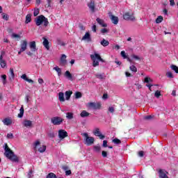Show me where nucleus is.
Wrapping results in <instances>:
<instances>
[{
  "instance_id": "obj_1",
  "label": "nucleus",
  "mask_w": 178,
  "mask_h": 178,
  "mask_svg": "<svg viewBox=\"0 0 178 178\" xmlns=\"http://www.w3.org/2000/svg\"><path fill=\"white\" fill-rule=\"evenodd\" d=\"M4 155L8 159L12 161V162H19V157H17V156L15 154V152L9 148L8 143L4 144Z\"/></svg>"
},
{
  "instance_id": "obj_2",
  "label": "nucleus",
  "mask_w": 178,
  "mask_h": 178,
  "mask_svg": "<svg viewBox=\"0 0 178 178\" xmlns=\"http://www.w3.org/2000/svg\"><path fill=\"white\" fill-rule=\"evenodd\" d=\"M83 137H84V144L86 145H88V147H90V145H92L95 142V138L92 136H88V133H83L81 134Z\"/></svg>"
},
{
  "instance_id": "obj_3",
  "label": "nucleus",
  "mask_w": 178,
  "mask_h": 178,
  "mask_svg": "<svg viewBox=\"0 0 178 178\" xmlns=\"http://www.w3.org/2000/svg\"><path fill=\"white\" fill-rule=\"evenodd\" d=\"M44 23V26L47 27L48 24H49V22H48V19L45 17L44 15H40L37 17L35 20V24L36 26H41V24Z\"/></svg>"
},
{
  "instance_id": "obj_4",
  "label": "nucleus",
  "mask_w": 178,
  "mask_h": 178,
  "mask_svg": "<svg viewBox=\"0 0 178 178\" xmlns=\"http://www.w3.org/2000/svg\"><path fill=\"white\" fill-rule=\"evenodd\" d=\"M51 123L54 124V126H60L62 123H63V118L60 117H53L51 118Z\"/></svg>"
},
{
  "instance_id": "obj_5",
  "label": "nucleus",
  "mask_w": 178,
  "mask_h": 178,
  "mask_svg": "<svg viewBox=\"0 0 178 178\" xmlns=\"http://www.w3.org/2000/svg\"><path fill=\"white\" fill-rule=\"evenodd\" d=\"M123 19L124 20H129L130 22H134L136 20V17H134V13L127 12L123 15Z\"/></svg>"
},
{
  "instance_id": "obj_6",
  "label": "nucleus",
  "mask_w": 178,
  "mask_h": 178,
  "mask_svg": "<svg viewBox=\"0 0 178 178\" xmlns=\"http://www.w3.org/2000/svg\"><path fill=\"white\" fill-rule=\"evenodd\" d=\"M93 134L96 137H99L100 140H104V138H105V136L102 135V133L99 131V128H96L93 131Z\"/></svg>"
},
{
  "instance_id": "obj_7",
  "label": "nucleus",
  "mask_w": 178,
  "mask_h": 178,
  "mask_svg": "<svg viewBox=\"0 0 178 178\" xmlns=\"http://www.w3.org/2000/svg\"><path fill=\"white\" fill-rule=\"evenodd\" d=\"M67 131H66L65 129H60L58 131V137L60 138V140H63V138H66L67 137Z\"/></svg>"
},
{
  "instance_id": "obj_8",
  "label": "nucleus",
  "mask_w": 178,
  "mask_h": 178,
  "mask_svg": "<svg viewBox=\"0 0 178 178\" xmlns=\"http://www.w3.org/2000/svg\"><path fill=\"white\" fill-rule=\"evenodd\" d=\"M168 175H169V172H168L166 170H161L160 169L159 170V178H169V177L168 176Z\"/></svg>"
},
{
  "instance_id": "obj_9",
  "label": "nucleus",
  "mask_w": 178,
  "mask_h": 178,
  "mask_svg": "<svg viewBox=\"0 0 178 178\" xmlns=\"http://www.w3.org/2000/svg\"><path fill=\"white\" fill-rule=\"evenodd\" d=\"M90 58L93 61V64H92L93 67H97V66H99V62L98 61L99 60L97 59V57H95V54H91Z\"/></svg>"
},
{
  "instance_id": "obj_10",
  "label": "nucleus",
  "mask_w": 178,
  "mask_h": 178,
  "mask_svg": "<svg viewBox=\"0 0 178 178\" xmlns=\"http://www.w3.org/2000/svg\"><path fill=\"white\" fill-rule=\"evenodd\" d=\"M88 105L90 108H92V109H95V110L101 109L100 103L90 102V103H88Z\"/></svg>"
},
{
  "instance_id": "obj_11",
  "label": "nucleus",
  "mask_w": 178,
  "mask_h": 178,
  "mask_svg": "<svg viewBox=\"0 0 178 178\" xmlns=\"http://www.w3.org/2000/svg\"><path fill=\"white\" fill-rule=\"evenodd\" d=\"M82 40L87 41L88 42H91L92 40L91 39V35L90 34V32H86L85 35L82 38Z\"/></svg>"
},
{
  "instance_id": "obj_12",
  "label": "nucleus",
  "mask_w": 178,
  "mask_h": 178,
  "mask_svg": "<svg viewBox=\"0 0 178 178\" xmlns=\"http://www.w3.org/2000/svg\"><path fill=\"white\" fill-rule=\"evenodd\" d=\"M26 49H27V40H22L20 44L21 52H24Z\"/></svg>"
},
{
  "instance_id": "obj_13",
  "label": "nucleus",
  "mask_w": 178,
  "mask_h": 178,
  "mask_svg": "<svg viewBox=\"0 0 178 178\" xmlns=\"http://www.w3.org/2000/svg\"><path fill=\"white\" fill-rule=\"evenodd\" d=\"M88 8H89L91 12L94 13V12H95V1L92 0L90 1V2L88 3Z\"/></svg>"
},
{
  "instance_id": "obj_14",
  "label": "nucleus",
  "mask_w": 178,
  "mask_h": 178,
  "mask_svg": "<svg viewBox=\"0 0 178 178\" xmlns=\"http://www.w3.org/2000/svg\"><path fill=\"white\" fill-rule=\"evenodd\" d=\"M29 47L31 52H35L37 51V44H35V41H32L29 43Z\"/></svg>"
},
{
  "instance_id": "obj_15",
  "label": "nucleus",
  "mask_w": 178,
  "mask_h": 178,
  "mask_svg": "<svg viewBox=\"0 0 178 178\" xmlns=\"http://www.w3.org/2000/svg\"><path fill=\"white\" fill-rule=\"evenodd\" d=\"M8 77L10 81H13V80H15V71L13 70V68L10 69Z\"/></svg>"
},
{
  "instance_id": "obj_16",
  "label": "nucleus",
  "mask_w": 178,
  "mask_h": 178,
  "mask_svg": "<svg viewBox=\"0 0 178 178\" xmlns=\"http://www.w3.org/2000/svg\"><path fill=\"white\" fill-rule=\"evenodd\" d=\"M2 122L6 126H10V124L13 123L12 118H6Z\"/></svg>"
},
{
  "instance_id": "obj_17",
  "label": "nucleus",
  "mask_w": 178,
  "mask_h": 178,
  "mask_svg": "<svg viewBox=\"0 0 178 178\" xmlns=\"http://www.w3.org/2000/svg\"><path fill=\"white\" fill-rule=\"evenodd\" d=\"M110 19L113 24H118L119 23V17L113 15H110Z\"/></svg>"
},
{
  "instance_id": "obj_18",
  "label": "nucleus",
  "mask_w": 178,
  "mask_h": 178,
  "mask_svg": "<svg viewBox=\"0 0 178 178\" xmlns=\"http://www.w3.org/2000/svg\"><path fill=\"white\" fill-rule=\"evenodd\" d=\"M42 40L44 48H46L47 51H49V41H48V39H47L46 38H42Z\"/></svg>"
},
{
  "instance_id": "obj_19",
  "label": "nucleus",
  "mask_w": 178,
  "mask_h": 178,
  "mask_svg": "<svg viewBox=\"0 0 178 178\" xmlns=\"http://www.w3.org/2000/svg\"><path fill=\"white\" fill-rule=\"evenodd\" d=\"M96 22H97L98 24H100L102 27H108V24H105L104 19H101L100 18H97Z\"/></svg>"
},
{
  "instance_id": "obj_20",
  "label": "nucleus",
  "mask_w": 178,
  "mask_h": 178,
  "mask_svg": "<svg viewBox=\"0 0 178 178\" xmlns=\"http://www.w3.org/2000/svg\"><path fill=\"white\" fill-rule=\"evenodd\" d=\"M24 127H31L33 126V122L31 120H25L23 122Z\"/></svg>"
},
{
  "instance_id": "obj_21",
  "label": "nucleus",
  "mask_w": 178,
  "mask_h": 178,
  "mask_svg": "<svg viewBox=\"0 0 178 178\" xmlns=\"http://www.w3.org/2000/svg\"><path fill=\"white\" fill-rule=\"evenodd\" d=\"M0 65L3 69L6 67V61L3 60V56L2 54L0 56Z\"/></svg>"
},
{
  "instance_id": "obj_22",
  "label": "nucleus",
  "mask_w": 178,
  "mask_h": 178,
  "mask_svg": "<svg viewBox=\"0 0 178 178\" xmlns=\"http://www.w3.org/2000/svg\"><path fill=\"white\" fill-rule=\"evenodd\" d=\"M66 55L65 54H62L61 57H60V63L61 65H63V66H65V65H66L67 63V60H66Z\"/></svg>"
},
{
  "instance_id": "obj_23",
  "label": "nucleus",
  "mask_w": 178,
  "mask_h": 178,
  "mask_svg": "<svg viewBox=\"0 0 178 178\" xmlns=\"http://www.w3.org/2000/svg\"><path fill=\"white\" fill-rule=\"evenodd\" d=\"M72 94H73V91H72V90H67L65 92V99L67 101H69V99H70V97H72Z\"/></svg>"
},
{
  "instance_id": "obj_24",
  "label": "nucleus",
  "mask_w": 178,
  "mask_h": 178,
  "mask_svg": "<svg viewBox=\"0 0 178 178\" xmlns=\"http://www.w3.org/2000/svg\"><path fill=\"white\" fill-rule=\"evenodd\" d=\"M58 99L60 102H65V93L60 92L58 93Z\"/></svg>"
},
{
  "instance_id": "obj_25",
  "label": "nucleus",
  "mask_w": 178,
  "mask_h": 178,
  "mask_svg": "<svg viewBox=\"0 0 178 178\" xmlns=\"http://www.w3.org/2000/svg\"><path fill=\"white\" fill-rule=\"evenodd\" d=\"M81 118H88L90 116V113L87 112V111L83 110L80 113Z\"/></svg>"
},
{
  "instance_id": "obj_26",
  "label": "nucleus",
  "mask_w": 178,
  "mask_h": 178,
  "mask_svg": "<svg viewBox=\"0 0 178 178\" xmlns=\"http://www.w3.org/2000/svg\"><path fill=\"white\" fill-rule=\"evenodd\" d=\"M65 76L67 77V79H68V80L73 81V75L70 74V72L66 71L65 73Z\"/></svg>"
},
{
  "instance_id": "obj_27",
  "label": "nucleus",
  "mask_w": 178,
  "mask_h": 178,
  "mask_svg": "<svg viewBox=\"0 0 178 178\" xmlns=\"http://www.w3.org/2000/svg\"><path fill=\"white\" fill-rule=\"evenodd\" d=\"M74 114L72 112H67L66 113V118L68 120H72L74 118Z\"/></svg>"
},
{
  "instance_id": "obj_28",
  "label": "nucleus",
  "mask_w": 178,
  "mask_h": 178,
  "mask_svg": "<svg viewBox=\"0 0 178 178\" xmlns=\"http://www.w3.org/2000/svg\"><path fill=\"white\" fill-rule=\"evenodd\" d=\"M24 115V108L23 107V106H21L20 109H19V113L18 114V118H23V115Z\"/></svg>"
},
{
  "instance_id": "obj_29",
  "label": "nucleus",
  "mask_w": 178,
  "mask_h": 178,
  "mask_svg": "<svg viewBox=\"0 0 178 178\" xmlns=\"http://www.w3.org/2000/svg\"><path fill=\"white\" fill-rule=\"evenodd\" d=\"M101 45H102V47H108V45H109V41L103 39L101 42H100Z\"/></svg>"
},
{
  "instance_id": "obj_30",
  "label": "nucleus",
  "mask_w": 178,
  "mask_h": 178,
  "mask_svg": "<svg viewBox=\"0 0 178 178\" xmlns=\"http://www.w3.org/2000/svg\"><path fill=\"white\" fill-rule=\"evenodd\" d=\"M53 69L57 72L58 76H60L62 74V69H60L59 67L56 66Z\"/></svg>"
},
{
  "instance_id": "obj_31",
  "label": "nucleus",
  "mask_w": 178,
  "mask_h": 178,
  "mask_svg": "<svg viewBox=\"0 0 178 178\" xmlns=\"http://www.w3.org/2000/svg\"><path fill=\"white\" fill-rule=\"evenodd\" d=\"M30 22H31V15L28 14L26 16L25 23H26V24H29V23H30Z\"/></svg>"
},
{
  "instance_id": "obj_32",
  "label": "nucleus",
  "mask_w": 178,
  "mask_h": 178,
  "mask_svg": "<svg viewBox=\"0 0 178 178\" xmlns=\"http://www.w3.org/2000/svg\"><path fill=\"white\" fill-rule=\"evenodd\" d=\"M1 15H2V19H3V20H6V22H8V20H9V15L5 13H1Z\"/></svg>"
},
{
  "instance_id": "obj_33",
  "label": "nucleus",
  "mask_w": 178,
  "mask_h": 178,
  "mask_svg": "<svg viewBox=\"0 0 178 178\" xmlns=\"http://www.w3.org/2000/svg\"><path fill=\"white\" fill-rule=\"evenodd\" d=\"M11 37L12 38H17V40L19 41V40H21L22 39V36H20V35L19 34H16L15 33H13L12 35H11Z\"/></svg>"
},
{
  "instance_id": "obj_34",
  "label": "nucleus",
  "mask_w": 178,
  "mask_h": 178,
  "mask_svg": "<svg viewBox=\"0 0 178 178\" xmlns=\"http://www.w3.org/2000/svg\"><path fill=\"white\" fill-rule=\"evenodd\" d=\"M46 150H47V146L44 145H42V147H40L38 149L39 152H41V153L45 152Z\"/></svg>"
},
{
  "instance_id": "obj_35",
  "label": "nucleus",
  "mask_w": 178,
  "mask_h": 178,
  "mask_svg": "<svg viewBox=\"0 0 178 178\" xmlns=\"http://www.w3.org/2000/svg\"><path fill=\"white\" fill-rule=\"evenodd\" d=\"M163 20V17L162 16H159L156 19V23H157V24H159V23H162V21Z\"/></svg>"
},
{
  "instance_id": "obj_36",
  "label": "nucleus",
  "mask_w": 178,
  "mask_h": 178,
  "mask_svg": "<svg viewBox=\"0 0 178 178\" xmlns=\"http://www.w3.org/2000/svg\"><path fill=\"white\" fill-rule=\"evenodd\" d=\"M46 178H58V177H56V175L54 173L50 172L47 175Z\"/></svg>"
},
{
  "instance_id": "obj_37",
  "label": "nucleus",
  "mask_w": 178,
  "mask_h": 178,
  "mask_svg": "<svg viewBox=\"0 0 178 178\" xmlns=\"http://www.w3.org/2000/svg\"><path fill=\"white\" fill-rule=\"evenodd\" d=\"M83 97V95L81 92H75V98L76 99H79V98H81Z\"/></svg>"
},
{
  "instance_id": "obj_38",
  "label": "nucleus",
  "mask_w": 178,
  "mask_h": 178,
  "mask_svg": "<svg viewBox=\"0 0 178 178\" xmlns=\"http://www.w3.org/2000/svg\"><path fill=\"white\" fill-rule=\"evenodd\" d=\"M95 58H97V60H100V62H105V60L101 58V56L97 53H95Z\"/></svg>"
},
{
  "instance_id": "obj_39",
  "label": "nucleus",
  "mask_w": 178,
  "mask_h": 178,
  "mask_svg": "<svg viewBox=\"0 0 178 178\" xmlns=\"http://www.w3.org/2000/svg\"><path fill=\"white\" fill-rule=\"evenodd\" d=\"M172 70H174V72H175V73L178 74V67L177 65H172L170 66Z\"/></svg>"
},
{
  "instance_id": "obj_40",
  "label": "nucleus",
  "mask_w": 178,
  "mask_h": 178,
  "mask_svg": "<svg viewBox=\"0 0 178 178\" xmlns=\"http://www.w3.org/2000/svg\"><path fill=\"white\" fill-rule=\"evenodd\" d=\"M162 96V94H161V91L159 90H156L154 92V97H156V98H159V97Z\"/></svg>"
},
{
  "instance_id": "obj_41",
  "label": "nucleus",
  "mask_w": 178,
  "mask_h": 178,
  "mask_svg": "<svg viewBox=\"0 0 178 178\" xmlns=\"http://www.w3.org/2000/svg\"><path fill=\"white\" fill-rule=\"evenodd\" d=\"M113 142L114 143V144H122V141L118 138H114L113 140Z\"/></svg>"
},
{
  "instance_id": "obj_42",
  "label": "nucleus",
  "mask_w": 178,
  "mask_h": 178,
  "mask_svg": "<svg viewBox=\"0 0 178 178\" xmlns=\"http://www.w3.org/2000/svg\"><path fill=\"white\" fill-rule=\"evenodd\" d=\"M130 70H131V72H134V73H137V67H136V66L134 65H131L129 67Z\"/></svg>"
},
{
  "instance_id": "obj_43",
  "label": "nucleus",
  "mask_w": 178,
  "mask_h": 178,
  "mask_svg": "<svg viewBox=\"0 0 178 178\" xmlns=\"http://www.w3.org/2000/svg\"><path fill=\"white\" fill-rule=\"evenodd\" d=\"M145 83H147V84L149 83H152V79L151 78L148 77V76H146L145 78Z\"/></svg>"
},
{
  "instance_id": "obj_44",
  "label": "nucleus",
  "mask_w": 178,
  "mask_h": 178,
  "mask_svg": "<svg viewBox=\"0 0 178 178\" xmlns=\"http://www.w3.org/2000/svg\"><path fill=\"white\" fill-rule=\"evenodd\" d=\"M95 77H97V79H99L100 80H104V75L102 74H97L95 75Z\"/></svg>"
},
{
  "instance_id": "obj_45",
  "label": "nucleus",
  "mask_w": 178,
  "mask_h": 178,
  "mask_svg": "<svg viewBox=\"0 0 178 178\" xmlns=\"http://www.w3.org/2000/svg\"><path fill=\"white\" fill-rule=\"evenodd\" d=\"M38 15H40V9H35L33 12V16H38Z\"/></svg>"
},
{
  "instance_id": "obj_46",
  "label": "nucleus",
  "mask_w": 178,
  "mask_h": 178,
  "mask_svg": "<svg viewBox=\"0 0 178 178\" xmlns=\"http://www.w3.org/2000/svg\"><path fill=\"white\" fill-rule=\"evenodd\" d=\"M101 33H102V34H106V33H109V30L104 28V29H101Z\"/></svg>"
},
{
  "instance_id": "obj_47",
  "label": "nucleus",
  "mask_w": 178,
  "mask_h": 178,
  "mask_svg": "<svg viewBox=\"0 0 178 178\" xmlns=\"http://www.w3.org/2000/svg\"><path fill=\"white\" fill-rule=\"evenodd\" d=\"M94 149L96 152H101V146H95Z\"/></svg>"
},
{
  "instance_id": "obj_48",
  "label": "nucleus",
  "mask_w": 178,
  "mask_h": 178,
  "mask_svg": "<svg viewBox=\"0 0 178 178\" xmlns=\"http://www.w3.org/2000/svg\"><path fill=\"white\" fill-rule=\"evenodd\" d=\"M121 56H122L124 59H127V58H128L127 55H126V51H121Z\"/></svg>"
},
{
  "instance_id": "obj_49",
  "label": "nucleus",
  "mask_w": 178,
  "mask_h": 178,
  "mask_svg": "<svg viewBox=\"0 0 178 178\" xmlns=\"http://www.w3.org/2000/svg\"><path fill=\"white\" fill-rule=\"evenodd\" d=\"M167 77H169V79H173V74L171 72H168L166 73Z\"/></svg>"
},
{
  "instance_id": "obj_50",
  "label": "nucleus",
  "mask_w": 178,
  "mask_h": 178,
  "mask_svg": "<svg viewBox=\"0 0 178 178\" xmlns=\"http://www.w3.org/2000/svg\"><path fill=\"white\" fill-rule=\"evenodd\" d=\"M1 79H3V84H6V75L3 74L1 76Z\"/></svg>"
},
{
  "instance_id": "obj_51",
  "label": "nucleus",
  "mask_w": 178,
  "mask_h": 178,
  "mask_svg": "<svg viewBox=\"0 0 178 178\" xmlns=\"http://www.w3.org/2000/svg\"><path fill=\"white\" fill-rule=\"evenodd\" d=\"M138 156H140V158H143V156H144V151L141 150V151H139L138 152Z\"/></svg>"
},
{
  "instance_id": "obj_52",
  "label": "nucleus",
  "mask_w": 178,
  "mask_h": 178,
  "mask_svg": "<svg viewBox=\"0 0 178 178\" xmlns=\"http://www.w3.org/2000/svg\"><path fill=\"white\" fill-rule=\"evenodd\" d=\"M7 138H10V140L14 138L13 134L10 133L7 134Z\"/></svg>"
},
{
  "instance_id": "obj_53",
  "label": "nucleus",
  "mask_w": 178,
  "mask_h": 178,
  "mask_svg": "<svg viewBox=\"0 0 178 178\" xmlns=\"http://www.w3.org/2000/svg\"><path fill=\"white\" fill-rule=\"evenodd\" d=\"M47 4L45 6L46 8H51V3L52 2V0H47Z\"/></svg>"
},
{
  "instance_id": "obj_54",
  "label": "nucleus",
  "mask_w": 178,
  "mask_h": 178,
  "mask_svg": "<svg viewBox=\"0 0 178 178\" xmlns=\"http://www.w3.org/2000/svg\"><path fill=\"white\" fill-rule=\"evenodd\" d=\"M102 156H103V158H106V156H108V152H106V151H102Z\"/></svg>"
},
{
  "instance_id": "obj_55",
  "label": "nucleus",
  "mask_w": 178,
  "mask_h": 178,
  "mask_svg": "<svg viewBox=\"0 0 178 178\" xmlns=\"http://www.w3.org/2000/svg\"><path fill=\"white\" fill-rule=\"evenodd\" d=\"M152 119V115H147L144 117L145 120H151Z\"/></svg>"
},
{
  "instance_id": "obj_56",
  "label": "nucleus",
  "mask_w": 178,
  "mask_h": 178,
  "mask_svg": "<svg viewBox=\"0 0 178 178\" xmlns=\"http://www.w3.org/2000/svg\"><path fill=\"white\" fill-rule=\"evenodd\" d=\"M102 147H104V148H106V147H108V140L103 141Z\"/></svg>"
},
{
  "instance_id": "obj_57",
  "label": "nucleus",
  "mask_w": 178,
  "mask_h": 178,
  "mask_svg": "<svg viewBox=\"0 0 178 178\" xmlns=\"http://www.w3.org/2000/svg\"><path fill=\"white\" fill-rule=\"evenodd\" d=\"M92 31H93V33H97V25H93L92 26Z\"/></svg>"
},
{
  "instance_id": "obj_58",
  "label": "nucleus",
  "mask_w": 178,
  "mask_h": 178,
  "mask_svg": "<svg viewBox=\"0 0 178 178\" xmlns=\"http://www.w3.org/2000/svg\"><path fill=\"white\" fill-rule=\"evenodd\" d=\"M21 79H23V80H25V81H26V80L28 79L27 75H26V74H22L21 76Z\"/></svg>"
},
{
  "instance_id": "obj_59",
  "label": "nucleus",
  "mask_w": 178,
  "mask_h": 178,
  "mask_svg": "<svg viewBox=\"0 0 178 178\" xmlns=\"http://www.w3.org/2000/svg\"><path fill=\"white\" fill-rule=\"evenodd\" d=\"M132 58H134V59H136V60H141V58L136 55H132Z\"/></svg>"
},
{
  "instance_id": "obj_60",
  "label": "nucleus",
  "mask_w": 178,
  "mask_h": 178,
  "mask_svg": "<svg viewBox=\"0 0 178 178\" xmlns=\"http://www.w3.org/2000/svg\"><path fill=\"white\" fill-rule=\"evenodd\" d=\"M65 175L66 176H70V175H72V170H66L65 171Z\"/></svg>"
},
{
  "instance_id": "obj_61",
  "label": "nucleus",
  "mask_w": 178,
  "mask_h": 178,
  "mask_svg": "<svg viewBox=\"0 0 178 178\" xmlns=\"http://www.w3.org/2000/svg\"><path fill=\"white\" fill-rule=\"evenodd\" d=\"M108 111H109V112H111V113H113V112H115V108H113L112 106L109 107Z\"/></svg>"
},
{
  "instance_id": "obj_62",
  "label": "nucleus",
  "mask_w": 178,
  "mask_h": 178,
  "mask_svg": "<svg viewBox=\"0 0 178 178\" xmlns=\"http://www.w3.org/2000/svg\"><path fill=\"white\" fill-rule=\"evenodd\" d=\"M48 136L50 137V138H54V137H55V134L50 133L48 134Z\"/></svg>"
},
{
  "instance_id": "obj_63",
  "label": "nucleus",
  "mask_w": 178,
  "mask_h": 178,
  "mask_svg": "<svg viewBox=\"0 0 178 178\" xmlns=\"http://www.w3.org/2000/svg\"><path fill=\"white\" fill-rule=\"evenodd\" d=\"M26 81H28V83H30L31 84H34V81L29 78H27Z\"/></svg>"
},
{
  "instance_id": "obj_64",
  "label": "nucleus",
  "mask_w": 178,
  "mask_h": 178,
  "mask_svg": "<svg viewBox=\"0 0 178 178\" xmlns=\"http://www.w3.org/2000/svg\"><path fill=\"white\" fill-rule=\"evenodd\" d=\"M38 81L39 84H43L44 79L40 78V79H38Z\"/></svg>"
}]
</instances>
